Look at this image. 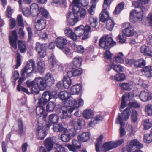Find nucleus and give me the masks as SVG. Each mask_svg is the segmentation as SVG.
I'll return each mask as SVG.
<instances>
[{
    "label": "nucleus",
    "instance_id": "393cba45",
    "mask_svg": "<svg viewBox=\"0 0 152 152\" xmlns=\"http://www.w3.org/2000/svg\"><path fill=\"white\" fill-rule=\"evenodd\" d=\"M81 89V86L80 84L73 86L71 88V94H78Z\"/></svg>",
    "mask_w": 152,
    "mask_h": 152
},
{
    "label": "nucleus",
    "instance_id": "2f4dec72",
    "mask_svg": "<svg viewBox=\"0 0 152 152\" xmlns=\"http://www.w3.org/2000/svg\"><path fill=\"white\" fill-rule=\"evenodd\" d=\"M142 124L144 130H148L152 127V122L149 119L143 120L142 121Z\"/></svg>",
    "mask_w": 152,
    "mask_h": 152
},
{
    "label": "nucleus",
    "instance_id": "f8f14e48",
    "mask_svg": "<svg viewBox=\"0 0 152 152\" xmlns=\"http://www.w3.org/2000/svg\"><path fill=\"white\" fill-rule=\"evenodd\" d=\"M67 43V40L63 37H58L56 39V45L57 47L60 49H63Z\"/></svg>",
    "mask_w": 152,
    "mask_h": 152
},
{
    "label": "nucleus",
    "instance_id": "9b49d317",
    "mask_svg": "<svg viewBox=\"0 0 152 152\" xmlns=\"http://www.w3.org/2000/svg\"><path fill=\"white\" fill-rule=\"evenodd\" d=\"M9 39L10 44L12 46V49L16 50L17 48L16 42L17 40L18 37L16 31L15 30L12 32V36L9 37Z\"/></svg>",
    "mask_w": 152,
    "mask_h": 152
},
{
    "label": "nucleus",
    "instance_id": "774afa93",
    "mask_svg": "<svg viewBox=\"0 0 152 152\" xmlns=\"http://www.w3.org/2000/svg\"><path fill=\"white\" fill-rule=\"evenodd\" d=\"M129 106L130 107L137 108L140 107V104L136 101H134L129 102Z\"/></svg>",
    "mask_w": 152,
    "mask_h": 152
},
{
    "label": "nucleus",
    "instance_id": "5701e85b",
    "mask_svg": "<svg viewBox=\"0 0 152 152\" xmlns=\"http://www.w3.org/2000/svg\"><path fill=\"white\" fill-rule=\"evenodd\" d=\"M103 8L104 7H103ZM104 8V9L102 10V13L99 15V16L100 20L103 22H104L106 21H107L108 19H110L109 18V14L107 10H106V8Z\"/></svg>",
    "mask_w": 152,
    "mask_h": 152
},
{
    "label": "nucleus",
    "instance_id": "37998d69",
    "mask_svg": "<svg viewBox=\"0 0 152 152\" xmlns=\"http://www.w3.org/2000/svg\"><path fill=\"white\" fill-rule=\"evenodd\" d=\"M63 133V134H61V140L64 142H69L70 139V137L69 133L68 132V131H67V132L65 133Z\"/></svg>",
    "mask_w": 152,
    "mask_h": 152
},
{
    "label": "nucleus",
    "instance_id": "3c124183",
    "mask_svg": "<svg viewBox=\"0 0 152 152\" xmlns=\"http://www.w3.org/2000/svg\"><path fill=\"white\" fill-rule=\"evenodd\" d=\"M145 110L146 113L148 115L152 116V104H149L145 106Z\"/></svg>",
    "mask_w": 152,
    "mask_h": 152
},
{
    "label": "nucleus",
    "instance_id": "9d476101",
    "mask_svg": "<svg viewBox=\"0 0 152 152\" xmlns=\"http://www.w3.org/2000/svg\"><path fill=\"white\" fill-rule=\"evenodd\" d=\"M33 82L36 84L37 86L40 90H44L47 86L45 80L42 77H37L35 78Z\"/></svg>",
    "mask_w": 152,
    "mask_h": 152
},
{
    "label": "nucleus",
    "instance_id": "f03ea898",
    "mask_svg": "<svg viewBox=\"0 0 152 152\" xmlns=\"http://www.w3.org/2000/svg\"><path fill=\"white\" fill-rule=\"evenodd\" d=\"M130 108L127 107L122 113V117L120 114L118 115V117L116 120V123H120L121 126L120 129V133L121 137L125 135L126 134V132L124 127V123L123 122V118L125 121L127 120L130 116Z\"/></svg>",
    "mask_w": 152,
    "mask_h": 152
},
{
    "label": "nucleus",
    "instance_id": "f257e3e1",
    "mask_svg": "<svg viewBox=\"0 0 152 152\" xmlns=\"http://www.w3.org/2000/svg\"><path fill=\"white\" fill-rule=\"evenodd\" d=\"M34 62L33 60H31L27 62L26 66L22 69L21 75L22 77L20 78L18 80V85L17 88V90H19L20 84L24 80V77L25 73L27 74L28 76H30L34 68Z\"/></svg>",
    "mask_w": 152,
    "mask_h": 152
},
{
    "label": "nucleus",
    "instance_id": "c756f323",
    "mask_svg": "<svg viewBox=\"0 0 152 152\" xmlns=\"http://www.w3.org/2000/svg\"><path fill=\"white\" fill-rule=\"evenodd\" d=\"M83 115L85 118L88 119L92 118L93 116L94 113L91 110L87 109L83 111Z\"/></svg>",
    "mask_w": 152,
    "mask_h": 152
},
{
    "label": "nucleus",
    "instance_id": "69168bd1",
    "mask_svg": "<svg viewBox=\"0 0 152 152\" xmlns=\"http://www.w3.org/2000/svg\"><path fill=\"white\" fill-rule=\"evenodd\" d=\"M39 10L40 12L43 16L47 18L48 16V12L44 8L41 7Z\"/></svg>",
    "mask_w": 152,
    "mask_h": 152
},
{
    "label": "nucleus",
    "instance_id": "1a4fd4ad",
    "mask_svg": "<svg viewBox=\"0 0 152 152\" xmlns=\"http://www.w3.org/2000/svg\"><path fill=\"white\" fill-rule=\"evenodd\" d=\"M35 49L39 54L40 58H43L46 56V48L44 44H41L39 42L37 43Z\"/></svg>",
    "mask_w": 152,
    "mask_h": 152
},
{
    "label": "nucleus",
    "instance_id": "39448f33",
    "mask_svg": "<svg viewBox=\"0 0 152 152\" xmlns=\"http://www.w3.org/2000/svg\"><path fill=\"white\" fill-rule=\"evenodd\" d=\"M140 9L142 10L141 11L134 10L130 12V20L131 22L135 23L141 21L142 20L144 12L146 11V9L144 7H140Z\"/></svg>",
    "mask_w": 152,
    "mask_h": 152
},
{
    "label": "nucleus",
    "instance_id": "c03bdc74",
    "mask_svg": "<svg viewBox=\"0 0 152 152\" xmlns=\"http://www.w3.org/2000/svg\"><path fill=\"white\" fill-rule=\"evenodd\" d=\"M56 106L55 103L53 102H50L46 105V110L48 112H52L54 110Z\"/></svg>",
    "mask_w": 152,
    "mask_h": 152
},
{
    "label": "nucleus",
    "instance_id": "7ed1b4c3",
    "mask_svg": "<svg viewBox=\"0 0 152 152\" xmlns=\"http://www.w3.org/2000/svg\"><path fill=\"white\" fill-rule=\"evenodd\" d=\"M99 45L102 48L109 49L116 44V42L113 40L112 38L107 35L103 36L99 41Z\"/></svg>",
    "mask_w": 152,
    "mask_h": 152
},
{
    "label": "nucleus",
    "instance_id": "aec40b11",
    "mask_svg": "<svg viewBox=\"0 0 152 152\" xmlns=\"http://www.w3.org/2000/svg\"><path fill=\"white\" fill-rule=\"evenodd\" d=\"M140 52L145 56H152V51L149 48L145 45L142 46L140 48Z\"/></svg>",
    "mask_w": 152,
    "mask_h": 152
},
{
    "label": "nucleus",
    "instance_id": "dca6fc26",
    "mask_svg": "<svg viewBox=\"0 0 152 152\" xmlns=\"http://www.w3.org/2000/svg\"><path fill=\"white\" fill-rule=\"evenodd\" d=\"M44 79L47 86L50 87L54 83L53 77L50 73H48L46 74Z\"/></svg>",
    "mask_w": 152,
    "mask_h": 152
},
{
    "label": "nucleus",
    "instance_id": "423d86ee",
    "mask_svg": "<svg viewBox=\"0 0 152 152\" xmlns=\"http://www.w3.org/2000/svg\"><path fill=\"white\" fill-rule=\"evenodd\" d=\"M143 147L142 145L138 140L133 139L131 141L128 147L123 148V152H130L131 150L140 149Z\"/></svg>",
    "mask_w": 152,
    "mask_h": 152
},
{
    "label": "nucleus",
    "instance_id": "c85d7f7f",
    "mask_svg": "<svg viewBox=\"0 0 152 152\" xmlns=\"http://www.w3.org/2000/svg\"><path fill=\"white\" fill-rule=\"evenodd\" d=\"M53 129L55 132L58 131L62 133H66L67 132V129L63 127L62 126L59 124H56L53 125Z\"/></svg>",
    "mask_w": 152,
    "mask_h": 152
},
{
    "label": "nucleus",
    "instance_id": "5fc2aeb1",
    "mask_svg": "<svg viewBox=\"0 0 152 152\" xmlns=\"http://www.w3.org/2000/svg\"><path fill=\"white\" fill-rule=\"evenodd\" d=\"M17 20L18 26L24 27V24L23 23V18L21 14H19L18 15Z\"/></svg>",
    "mask_w": 152,
    "mask_h": 152
},
{
    "label": "nucleus",
    "instance_id": "58836bf2",
    "mask_svg": "<svg viewBox=\"0 0 152 152\" xmlns=\"http://www.w3.org/2000/svg\"><path fill=\"white\" fill-rule=\"evenodd\" d=\"M115 23L111 19H108L106 22V26L107 28L109 30H112L115 25Z\"/></svg>",
    "mask_w": 152,
    "mask_h": 152
},
{
    "label": "nucleus",
    "instance_id": "a878e982",
    "mask_svg": "<svg viewBox=\"0 0 152 152\" xmlns=\"http://www.w3.org/2000/svg\"><path fill=\"white\" fill-rule=\"evenodd\" d=\"M114 148L112 142H105L102 145V150L105 152Z\"/></svg>",
    "mask_w": 152,
    "mask_h": 152
},
{
    "label": "nucleus",
    "instance_id": "6e6552de",
    "mask_svg": "<svg viewBox=\"0 0 152 152\" xmlns=\"http://www.w3.org/2000/svg\"><path fill=\"white\" fill-rule=\"evenodd\" d=\"M46 21L43 17L37 18V21L35 25L36 31H41L44 29L45 26Z\"/></svg>",
    "mask_w": 152,
    "mask_h": 152
},
{
    "label": "nucleus",
    "instance_id": "f704fd0d",
    "mask_svg": "<svg viewBox=\"0 0 152 152\" xmlns=\"http://www.w3.org/2000/svg\"><path fill=\"white\" fill-rule=\"evenodd\" d=\"M146 64L145 60L143 58H141L134 62L135 66L137 67H141L144 66Z\"/></svg>",
    "mask_w": 152,
    "mask_h": 152
},
{
    "label": "nucleus",
    "instance_id": "338daca9",
    "mask_svg": "<svg viewBox=\"0 0 152 152\" xmlns=\"http://www.w3.org/2000/svg\"><path fill=\"white\" fill-rule=\"evenodd\" d=\"M17 63L15 66L16 69L18 68L20 66L21 64V55L19 53H17Z\"/></svg>",
    "mask_w": 152,
    "mask_h": 152
},
{
    "label": "nucleus",
    "instance_id": "ea45409f",
    "mask_svg": "<svg viewBox=\"0 0 152 152\" xmlns=\"http://www.w3.org/2000/svg\"><path fill=\"white\" fill-rule=\"evenodd\" d=\"M18 48L21 53L24 52L26 50V46L24 42L22 41H19L18 43Z\"/></svg>",
    "mask_w": 152,
    "mask_h": 152
},
{
    "label": "nucleus",
    "instance_id": "052dcab7",
    "mask_svg": "<svg viewBox=\"0 0 152 152\" xmlns=\"http://www.w3.org/2000/svg\"><path fill=\"white\" fill-rule=\"evenodd\" d=\"M30 9L33 12H36L39 10V6L37 4L35 3L33 4L30 6Z\"/></svg>",
    "mask_w": 152,
    "mask_h": 152
},
{
    "label": "nucleus",
    "instance_id": "09e8293b",
    "mask_svg": "<svg viewBox=\"0 0 152 152\" xmlns=\"http://www.w3.org/2000/svg\"><path fill=\"white\" fill-rule=\"evenodd\" d=\"M89 21L91 26L95 29L96 26L97 18L91 16L89 18Z\"/></svg>",
    "mask_w": 152,
    "mask_h": 152
},
{
    "label": "nucleus",
    "instance_id": "ddd939ff",
    "mask_svg": "<svg viewBox=\"0 0 152 152\" xmlns=\"http://www.w3.org/2000/svg\"><path fill=\"white\" fill-rule=\"evenodd\" d=\"M48 61L51 64V65L50 66V70L54 72L57 69V61L55 58L54 56L52 54L48 58Z\"/></svg>",
    "mask_w": 152,
    "mask_h": 152
},
{
    "label": "nucleus",
    "instance_id": "4d7b16f0",
    "mask_svg": "<svg viewBox=\"0 0 152 152\" xmlns=\"http://www.w3.org/2000/svg\"><path fill=\"white\" fill-rule=\"evenodd\" d=\"M55 148L56 151L54 152H65L64 148L61 145L56 144L55 145Z\"/></svg>",
    "mask_w": 152,
    "mask_h": 152
},
{
    "label": "nucleus",
    "instance_id": "de8ad7c7",
    "mask_svg": "<svg viewBox=\"0 0 152 152\" xmlns=\"http://www.w3.org/2000/svg\"><path fill=\"white\" fill-rule=\"evenodd\" d=\"M133 83H123L120 84V87L125 90L131 89L132 87Z\"/></svg>",
    "mask_w": 152,
    "mask_h": 152
},
{
    "label": "nucleus",
    "instance_id": "e433bc0d",
    "mask_svg": "<svg viewBox=\"0 0 152 152\" xmlns=\"http://www.w3.org/2000/svg\"><path fill=\"white\" fill-rule=\"evenodd\" d=\"M82 62V60L81 57H78L75 58L72 61L74 66L77 67H80Z\"/></svg>",
    "mask_w": 152,
    "mask_h": 152
},
{
    "label": "nucleus",
    "instance_id": "bf43d9fd",
    "mask_svg": "<svg viewBox=\"0 0 152 152\" xmlns=\"http://www.w3.org/2000/svg\"><path fill=\"white\" fill-rule=\"evenodd\" d=\"M18 126L19 127L18 131L19 132V134H23L24 133L23 130V125L22 121L21 119L18 120Z\"/></svg>",
    "mask_w": 152,
    "mask_h": 152
},
{
    "label": "nucleus",
    "instance_id": "49530a36",
    "mask_svg": "<svg viewBox=\"0 0 152 152\" xmlns=\"http://www.w3.org/2000/svg\"><path fill=\"white\" fill-rule=\"evenodd\" d=\"M114 77V80L116 81H122L125 79L126 76L123 73H119L117 74Z\"/></svg>",
    "mask_w": 152,
    "mask_h": 152
},
{
    "label": "nucleus",
    "instance_id": "a211bd4d",
    "mask_svg": "<svg viewBox=\"0 0 152 152\" xmlns=\"http://www.w3.org/2000/svg\"><path fill=\"white\" fill-rule=\"evenodd\" d=\"M84 26L83 25H81L75 28L74 31L75 34L76 40L77 39V37H80L84 34Z\"/></svg>",
    "mask_w": 152,
    "mask_h": 152
},
{
    "label": "nucleus",
    "instance_id": "c9c22d12",
    "mask_svg": "<svg viewBox=\"0 0 152 152\" xmlns=\"http://www.w3.org/2000/svg\"><path fill=\"white\" fill-rule=\"evenodd\" d=\"M85 28L84 29V34L82 37L83 40H85L87 39L89 37L88 33L92 30L90 27L88 25H86L84 26Z\"/></svg>",
    "mask_w": 152,
    "mask_h": 152
},
{
    "label": "nucleus",
    "instance_id": "cd10ccee",
    "mask_svg": "<svg viewBox=\"0 0 152 152\" xmlns=\"http://www.w3.org/2000/svg\"><path fill=\"white\" fill-rule=\"evenodd\" d=\"M90 135L88 132H83L78 137V140L83 142L87 141L89 139Z\"/></svg>",
    "mask_w": 152,
    "mask_h": 152
},
{
    "label": "nucleus",
    "instance_id": "8fccbe9b",
    "mask_svg": "<svg viewBox=\"0 0 152 152\" xmlns=\"http://www.w3.org/2000/svg\"><path fill=\"white\" fill-rule=\"evenodd\" d=\"M81 127V121L80 119L78 120L77 121L75 122L74 125V129L75 130L73 134V135H75L76 134V132L75 130H77L80 129Z\"/></svg>",
    "mask_w": 152,
    "mask_h": 152
},
{
    "label": "nucleus",
    "instance_id": "2eb2a0df",
    "mask_svg": "<svg viewBox=\"0 0 152 152\" xmlns=\"http://www.w3.org/2000/svg\"><path fill=\"white\" fill-rule=\"evenodd\" d=\"M36 113L38 116L42 117L43 119H45L47 116V114L44 108L41 106H39L36 108Z\"/></svg>",
    "mask_w": 152,
    "mask_h": 152
},
{
    "label": "nucleus",
    "instance_id": "603ef678",
    "mask_svg": "<svg viewBox=\"0 0 152 152\" xmlns=\"http://www.w3.org/2000/svg\"><path fill=\"white\" fill-rule=\"evenodd\" d=\"M124 4L123 2H122L118 4L115 9L114 13L115 14L119 13L123 9Z\"/></svg>",
    "mask_w": 152,
    "mask_h": 152
},
{
    "label": "nucleus",
    "instance_id": "6ab92c4d",
    "mask_svg": "<svg viewBox=\"0 0 152 152\" xmlns=\"http://www.w3.org/2000/svg\"><path fill=\"white\" fill-rule=\"evenodd\" d=\"M37 72L40 73H42L44 70L45 65L44 61L40 58H38L37 59Z\"/></svg>",
    "mask_w": 152,
    "mask_h": 152
},
{
    "label": "nucleus",
    "instance_id": "13d9d810",
    "mask_svg": "<svg viewBox=\"0 0 152 152\" xmlns=\"http://www.w3.org/2000/svg\"><path fill=\"white\" fill-rule=\"evenodd\" d=\"M142 70L145 73H149L150 75L152 77V66H146L143 68Z\"/></svg>",
    "mask_w": 152,
    "mask_h": 152
},
{
    "label": "nucleus",
    "instance_id": "79ce46f5",
    "mask_svg": "<svg viewBox=\"0 0 152 152\" xmlns=\"http://www.w3.org/2000/svg\"><path fill=\"white\" fill-rule=\"evenodd\" d=\"M58 116L55 114H52L49 117V121L52 124H55L58 123Z\"/></svg>",
    "mask_w": 152,
    "mask_h": 152
},
{
    "label": "nucleus",
    "instance_id": "a19ab883",
    "mask_svg": "<svg viewBox=\"0 0 152 152\" xmlns=\"http://www.w3.org/2000/svg\"><path fill=\"white\" fill-rule=\"evenodd\" d=\"M103 136L101 135L97 139L96 142L95 144L96 150V151L99 150V148L102 144Z\"/></svg>",
    "mask_w": 152,
    "mask_h": 152
},
{
    "label": "nucleus",
    "instance_id": "6e6d98bb",
    "mask_svg": "<svg viewBox=\"0 0 152 152\" xmlns=\"http://www.w3.org/2000/svg\"><path fill=\"white\" fill-rule=\"evenodd\" d=\"M126 97L125 95H123L122 98V101L121 105V107L120 108V110L121 112L122 111V109L126 106Z\"/></svg>",
    "mask_w": 152,
    "mask_h": 152
},
{
    "label": "nucleus",
    "instance_id": "a18cd8bd",
    "mask_svg": "<svg viewBox=\"0 0 152 152\" xmlns=\"http://www.w3.org/2000/svg\"><path fill=\"white\" fill-rule=\"evenodd\" d=\"M80 3V0H74L73 1L72 10L74 11H78L80 10V7L79 4Z\"/></svg>",
    "mask_w": 152,
    "mask_h": 152
},
{
    "label": "nucleus",
    "instance_id": "7c9ffc66",
    "mask_svg": "<svg viewBox=\"0 0 152 152\" xmlns=\"http://www.w3.org/2000/svg\"><path fill=\"white\" fill-rule=\"evenodd\" d=\"M80 10L76 12V11H74V13L76 15H77L78 13H79V19L80 20L84 19L86 17V12L84 9L80 7Z\"/></svg>",
    "mask_w": 152,
    "mask_h": 152
},
{
    "label": "nucleus",
    "instance_id": "4be33fe9",
    "mask_svg": "<svg viewBox=\"0 0 152 152\" xmlns=\"http://www.w3.org/2000/svg\"><path fill=\"white\" fill-rule=\"evenodd\" d=\"M34 83L33 82H28L27 83V86L28 87H32L31 88V93L37 95L38 94L39 92V88L34 84Z\"/></svg>",
    "mask_w": 152,
    "mask_h": 152
},
{
    "label": "nucleus",
    "instance_id": "72a5a7b5",
    "mask_svg": "<svg viewBox=\"0 0 152 152\" xmlns=\"http://www.w3.org/2000/svg\"><path fill=\"white\" fill-rule=\"evenodd\" d=\"M46 135L45 132L43 131L40 126H38V134L37 136V138L40 140H42L45 138Z\"/></svg>",
    "mask_w": 152,
    "mask_h": 152
},
{
    "label": "nucleus",
    "instance_id": "4468645a",
    "mask_svg": "<svg viewBox=\"0 0 152 152\" xmlns=\"http://www.w3.org/2000/svg\"><path fill=\"white\" fill-rule=\"evenodd\" d=\"M140 98L141 100L144 102L150 100L151 99V95L147 90L141 91L140 94Z\"/></svg>",
    "mask_w": 152,
    "mask_h": 152
},
{
    "label": "nucleus",
    "instance_id": "680f3d73",
    "mask_svg": "<svg viewBox=\"0 0 152 152\" xmlns=\"http://www.w3.org/2000/svg\"><path fill=\"white\" fill-rule=\"evenodd\" d=\"M113 69L116 72H121L123 71L124 68L122 66L119 65H115L113 64Z\"/></svg>",
    "mask_w": 152,
    "mask_h": 152
},
{
    "label": "nucleus",
    "instance_id": "412c9836",
    "mask_svg": "<svg viewBox=\"0 0 152 152\" xmlns=\"http://www.w3.org/2000/svg\"><path fill=\"white\" fill-rule=\"evenodd\" d=\"M122 32L123 34L127 37H131L134 34L135 31L132 26L126 28Z\"/></svg>",
    "mask_w": 152,
    "mask_h": 152
},
{
    "label": "nucleus",
    "instance_id": "0eeeda50",
    "mask_svg": "<svg viewBox=\"0 0 152 152\" xmlns=\"http://www.w3.org/2000/svg\"><path fill=\"white\" fill-rule=\"evenodd\" d=\"M67 23L71 26H73L79 21V18L73 12H69L66 16Z\"/></svg>",
    "mask_w": 152,
    "mask_h": 152
},
{
    "label": "nucleus",
    "instance_id": "e2e57ef3",
    "mask_svg": "<svg viewBox=\"0 0 152 152\" xmlns=\"http://www.w3.org/2000/svg\"><path fill=\"white\" fill-rule=\"evenodd\" d=\"M112 56V54L108 50H107L104 54V58L108 59L110 61L111 59Z\"/></svg>",
    "mask_w": 152,
    "mask_h": 152
},
{
    "label": "nucleus",
    "instance_id": "b1692460",
    "mask_svg": "<svg viewBox=\"0 0 152 152\" xmlns=\"http://www.w3.org/2000/svg\"><path fill=\"white\" fill-rule=\"evenodd\" d=\"M53 142L50 137L48 138L44 141V144L48 151H49L53 148Z\"/></svg>",
    "mask_w": 152,
    "mask_h": 152
},
{
    "label": "nucleus",
    "instance_id": "f3484780",
    "mask_svg": "<svg viewBox=\"0 0 152 152\" xmlns=\"http://www.w3.org/2000/svg\"><path fill=\"white\" fill-rule=\"evenodd\" d=\"M64 31L65 34L67 37H69L73 40L76 41V37L74 31L73 32L72 29L69 27L65 28Z\"/></svg>",
    "mask_w": 152,
    "mask_h": 152
},
{
    "label": "nucleus",
    "instance_id": "473e14b6",
    "mask_svg": "<svg viewBox=\"0 0 152 152\" xmlns=\"http://www.w3.org/2000/svg\"><path fill=\"white\" fill-rule=\"evenodd\" d=\"M63 84L66 88H68L71 84V80L70 78L66 76H64L63 79Z\"/></svg>",
    "mask_w": 152,
    "mask_h": 152
},
{
    "label": "nucleus",
    "instance_id": "bb28decb",
    "mask_svg": "<svg viewBox=\"0 0 152 152\" xmlns=\"http://www.w3.org/2000/svg\"><path fill=\"white\" fill-rule=\"evenodd\" d=\"M70 96L68 93L66 91L60 92L58 94L59 98L64 101V102H66L67 100L69 98Z\"/></svg>",
    "mask_w": 152,
    "mask_h": 152
},
{
    "label": "nucleus",
    "instance_id": "864d4df0",
    "mask_svg": "<svg viewBox=\"0 0 152 152\" xmlns=\"http://www.w3.org/2000/svg\"><path fill=\"white\" fill-rule=\"evenodd\" d=\"M52 94L49 91H46L44 92L42 96L44 98L46 101L48 102L51 99Z\"/></svg>",
    "mask_w": 152,
    "mask_h": 152
},
{
    "label": "nucleus",
    "instance_id": "0e129e2a",
    "mask_svg": "<svg viewBox=\"0 0 152 152\" xmlns=\"http://www.w3.org/2000/svg\"><path fill=\"white\" fill-rule=\"evenodd\" d=\"M137 113L135 110H132L131 117L132 120L134 122H135L137 120Z\"/></svg>",
    "mask_w": 152,
    "mask_h": 152
},
{
    "label": "nucleus",
    "instance_id": "20e7f679",
    "mask_svg": "<svg viewBox=\"0 0 152 152\" xmlns=\"http://www.w3.org/2000/svg\"><path fill=\"white\" fill-rule=\"evenodd\" d=\"M69 99L68 101V105L66 104V103L67 102V101L66 102H64V104L65 107L70 106L68 108V113H72L74 110L77 109L83 104V101L81 99H79L77 100H75V99L71 97H69Z\"/></svg>",
    "mask_w": 152,
    "mask_h": 152
},
{
    "label": "nucleus",
    "instance_id": "4c0bfd02",
    "mask_svg": "<svg viewBox=\"0 0 152 152\" xmlns=\"http://www.w3.org/2000/svg\"><path fill=\"white\" fill-rule=\"evenodd\" d=\"M119 54L121 56L118 55L116 56L113 58V60L116 63H122L124 61L123 58L124 55L121 52L119 53Z\"/></svg>",
    "mask_w": 152,
    "mask_h": 152
}]
</instances>
